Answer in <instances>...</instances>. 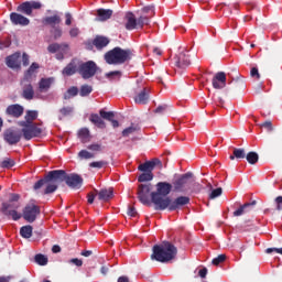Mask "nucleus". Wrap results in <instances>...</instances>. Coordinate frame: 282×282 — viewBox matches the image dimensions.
I'll list each match as a JSON object with an SVG mask.
<instances>
[{
  "label": "nucleus",
  "mask_w": 282,
  "mask_h": 282,
  "mask_svg": "<svg viewBox=\"0 0 282 282\" xmlns=\"http://www.w3.org/2000/svg\"><path fill=\"white\" fill-rule=\"evenodd\" d=\"M126 21V30H142L144 25H149V17H140L139 19L135 18L133 12H127L124 15Z\"/></svg>",
  "instance_id": "8"
},
{
  "label": "nucleus",
  "mask_w": 282,
  "mask_h": 282,
  "mask_svg": "<svg viewBox=\"0 0 282 282\" xmlns=\"http://www.w3.org/2000/svg\"><path fill=\"white\" fill-rule=\"evenodd\" d=\"M54 84V77L48 78H41L39 82V91L41 94H47L50 91V88Z\"/></svg>",
  "instance_id": "24"
},
{
  "label": "nucleus",
  "mask_w": 282,
  "mask_h": 282,
  "mask_svg": "<svg viewBox=\"0 0 282 282\" xmlns=\"http://www.w3.org/2000/svg\"><path fill=\"white\" fill-rule=\"evenodd\" d=\"M63 182H66L67 186L69 188H74L75 191H78V188L83 186V177L80 175L68 174L65 172V170H54L48 172L44 178L37 181L33 188L34 191H39V188L46 186L44 189V195H50L55 193V191L58 188V185L63 184Z\"/></svg>",
  "instance_id": "1"
},
{
  "label": "nucleus",
  "mask_w": 282,
  "mask_h": 282,
  "mask_svg": "<svg viewBox=\"0 0 282 282\" xmlns=\"http://www.w3.org/2000/svg\"><path fill=\"white\" fill-rule=\"evenodd\" d=\"M166 109H169L167 105L158 106L156 109H154V113L162 115L164 111H166Z\"/></svg>",
  "instance_id": "56"
},
{
  "label": "nucleus",
  "mask_w": 282,
  "mask_h": 282,
  "mask_svg": "<svg viewBox=\"0 0 282 282\" xmlns=\"http://www.w3.org/2000/svg\"><path fill=\"white\" fill-rule=\"evenodd\" d=\"M206 274H208V269L203 268L198 271V275L200 276V279H206Z\"/></svg>",
  "instance_id": "62"
},
{
  "label": "nucleus",
  "mask_w": 282,
  "mask_h": 282,
  "mask_svg": "<svg viewBox=\"0 0 282 282\" xmlns=\"http://www.w3.org/2000/svg\"><path fill=\"white\" fill-rule=\"evenodd\" d=\"M78 158H80L82 160H91V159L96 158V154H94L87 150H82L78 153Z\"/></svg>",
  "instance_id": "41"
},
{
  "label": "nucleus",
  "mask_w": 282,
  "mask_h": 282,
  "mask_svg": "<svg viewBox=\"0 0 282 282\" xmlns=\"http://www.w3.org/2000/svg\"><path fill=\"white\" fill-rule=\"evenodd\" d=\"M12 45V41L7 37L4 41H0V50H6V47H10Z\"/></svg>",
  "instance_id": "54"
},
{
  "label": "nucleus",
  "mask_w": 282,
  "mask_h": 282,
  "mask_svg": "<svg viewBox=\"0 0 282 282\" xmlns=\"http://www.w3.org/2000/svg\"><path fill=\"white\" fill-rule=\"evenodd\" d=\"M69 263H73L74 265H76L77 268H82L83 265V260L78 259V258H73L68 261Z\"/></svg>",
  "instance_id": "58"
},
{
  "label": "nucleus",
  "mask_w": 282,
  "mask_h": 282,
  "mask_svg": "<svg viewBox=\"0 0 282 282\" xmlns=\"http://www.w3.org/2000/svg\"><path fill=\"white\" fill-rule=\"evenodd\" d=\"M19 58H21V53H14V54L8 56L7 65L11 69H19V67H21V61H19Z\"/></svg>",
  "instance_id": "26"
},
{
  "label": "nucleus",
  "mask_w": 282,
  "mask_h": 282,
  "mask_svg": "<svg viewBox=\"0 0 282 282\" xmlns=\"http://www.w3.org/2000/svg\"><path fill=\"white\" fill-rule=\"evenodd\" d=\"M229 85H234L236 89H243V87H246V80H243V76L239 75L236 78H232L229 82Z\"/></svg>",
  "instance_id": "33"
},
{
  "label": "nucleus",
  "mask_w": 282,
  "mask_h": 282,
  "mask_svg": "<svg viewBox=\"0 0 282 282\" xmlns=\"http://www.w3.org/2000/svg\"><path fill=\"white\" fill-rule=\"evenodd\" d=\"M43 8V3L40 1H25L17 7V12L10 13V21L12 25H20L21 28H25L30 24V19L26 17H32L34 10H41ZM25 14V15H23Z\"/></svg>",
  "instance_id": "2"
},
{
  "label": "nucleus",
  "mask_w": 282,
  "mask_h": 282,
  "mask_svg": "<svg viewBox=\"0 0 282 282\" xmlns=\"http://www.w3.org/2000/svg\"><path fill=\"white\" fill-rule=\"evenodd\" d=\"M177 257V247L175 245L163 241L161 245H154L152 248L151 259L159 263H169Z\"/></svg>",
  "instance_id": "4"
},
{
  "label": "nucleus",
  "mask_w": 282,
  "mask_h": 282,
  "mask_svg": "<svg viewBox=\"0 0 282 282\" xmlns=\"http://www.w3.org/2000/svg\"><path fill=\"white\" fill-rule=\"evenodd\" d=\"M39 118V111L36 110H28L24 116V121H19V126H25V124H34V120Z\"/></svg>",
  "instance_id": "27"
},
{
  "label": "nucleus",
  "mask_w": 282,
  "mask_h": 282,
  "mask_svg": "<svg viewBox=\"0 0 282 282\" xmlns=\"http://www.w3.org/2000/svg\"><path fill=\"white\" fill-rule=\"evenodd\" d=\"M212 85L214 89H224L226 87V73L218 72L212 79Z\"/></svg>",
  "instance_id": "20"
},
{
  "label": "nucleus",
  "mask_w": 282,
  "mask_h": 282,
  "mask_svg": "<svg viewBox=\"0 0 282 282\" xmlns=\"http://www.w3.org/2000/svg\"><path fill=\"white\" fill-rule=\"evenodd\" d=\"M22 127L21 133L24 138V140H32L33 138H40L43 133V130L39 127H36V123H28Z\"/></svg>",
  "instance_id": "14"
},
{
  "label": "nucleus",
  "mask_w": 282,
  "mask_h": 282,
  "mask_svg": "<svg viewBox=\"0 0 282 282\" xmlns=\"http://www.w3.org/2000/svg\"><path fill=\"white\" fill-rule=\"evenodd\" d=\"M24 108L19 104H13L7 107L6 113L11 118H21L23 116Z\"/></svg>",
  "instance_id": "21"
},
{
  "label": "nucleus",
  "mask_w": 282,
  "mask_h": 282,
  "mask_svg": "<svg viewBox=\"0 0 282 282\" xmlns=\"http://www.w3.org/2000/svg\"><path fill=\"white\" fill-rule=\"evenodd\" d=\"M43 25H46L50 29V34L53 41H58V39H63V28L61 23H63V19L55 13L53 15H47L42 19Z\"/></svg>",
  "instance_id": "7"
},
{
  "label": "nucleus",
  "mask_w": 282,
  "mask_h": 282,
  "mask_svg": "<svg viewBox=\"0 0 282 282\" xmlns=\"http://www.w3.org/2000/svg\"><path fill=\"white\" fill-rule=\"evenodd\" d=\"M109 43H111L109 37L102 36V35H97L93 41V45L96 47V50H99V51L105 50V47H107Z\"/></svg>",
  "instance_id": "25"
},
{
  "label": "nucleus",
  "mask_w": 282,
  "mask_h": 282,
  "mask_svg": "<svg viewBox=\"0 0 282 282\" xmlns=\"http://www.w3.org/2000/svg\"><path fill=\"white\" fill-rule=\"evenodd\" d=\"M91 91H94V87L85 84L79 89V96H82V98H85V97L89 96V94H91Z\"/></svg>",
  "instance_id": "40"
},
{
  "label": "nucleus",
  "mask_w": 282,
  "mask_h": 282,
  "mask_svg": "<svg viewBox=\"0 0 282 282\" xmlns=\"http://www.w3.org/2000/svg\"><path fill=\"white\" fill-rule=\"evenodd\" d=\"M95 193H97L98 199L100 202H109V199H113V188H104L100 189L99 192L95 189Z\"/></svg>",
  "instance_id": "30"
},
{
  "label": "nucleus",
  "mask_w": 282,
  "mask_h": 282,
  "mask_svg": "<svg viewBox=\"0 0 282 282\" xmlns=\"http://www.w3.org/2000/svg\"><path fill=\"white\" fill-rule=\"evenodd\" d=\"M246 149H243V148H235L234 149V155H230L229 156V160H235V158H236V160H243V159H246Z\"/></svg>",
  "instance_id": "35"
},
{
  "label": "nucleus",
  "mask_w": 282,
  "mask_h": 282,
  "mask_svg": "<svg viewBox=\"0 0 282 282\" xmlns=\"http://www.w3.org/2000/svg\"><path fill=\"white\" fill-rule=\"evenodd\" d=\"M34 259L37 265H47V257H45L44 254L37 253L35 254Z\"/></svg>",
  "instance_id": "42"
},
{
  "label": "nucleus",
  "mask_w": 282,
  "mask_h": 282,
  "mask_svg": "<svg viewBox=\"0 0 282 282\" xmlns=\"http://www.w3.org/2000/svg\"><path fill=\"white\" fill-rule=\"evenodd\" d=\"M176 67L178 69H186L191 65V57L186 53H180L176 57Z\"/></svg>",
  "instance_id": "23"
},
{
  "label": "nucleus",
  "mask_w": 282,
  "mask_h": 282,
  "mask_svg": "<svg viewBox=\"0 0 282 282\" xmlns=\"http://www.w3.org/2000/svg\"><path fill=\"white\" fill-rule=\"evenodd\" d=\"M191 204V197L188 196H178L174 199L170 198V202L166 206V210L173 213L175 210H182L184 206H188Z\"/></svg>",
  "instance_id": "15"
},
{
  "label": "nucleus",
  "mask_w": 282,
  "mask_h": 282,
  "mask_svg": "<svg viewBox=\"0 0 282 282\" xmlns=\"http://www.w3.org/2000/svg\"><path fill=\"white\" fill-rule=\"evenodd\" d=\"M153 191V184H140L138 186L137 197L143 206H151L153 202L151 200V193Z\"/></svg>",
  "instance_id": "11"
},
{
  "label": "nucleus",
  "mask_w": 282,
  "mask_h": 282,
  "mask_svg": "<svg viewBox=\"0 0 282 282\" xmlns=\"http://www.w3.org/2000/svg\"><path fill=\"white\" fill-rule=\"evenodd\" d=\"M39 63H32L29 69L25 72L24 77L28 80H32L33 76L36 74V69H39Z\"/></svg>",
  "instance_id": "34"
},
{
  "label": "nucleus",
  "mask_w": 282,
  "mask_h": 282,
  "mask_svg": "<svg viewBox=\"0 0 282 282\" xmlns=\"http://www.w3.org/2000/svg\"><path fill=\"white\" fill-rule=\"evenodd\" d=\"M99 115L101 116V118H104V120L111 122L113 129H118V127H120V122L113 119L116 118V113H113V111H105V109H101L99 110Z\"/></svg>",
  "instance_id": "22"
},
{
  "label": "nucleus",
  "mask_w": 282,
  "mask_h": 282,
  "mask_svg": "<svg viewBox=\"0 0 282 282\" xmlns=\"http://www.w3.org/2000/svg\"><path fill=\"white\" fill-rule=\"evenodd\" d=\"M22 138L23 133L20 130L13 128H9L3 132V140L7 142V144H10V147L19 144Z\"/></svg>",
  "instance_id": "12"
},
{
  "label": "nucleus",
  "mask_w": 282,
  "mask_h": 282,
  "mask_svg": "<svg viewBox=\"0 0 282 282\" xmlns=\"http://www.w3.org/2000/svg\"><path fill=\"white\" fill-rule=\"evenodd\" d=\"M14 164H15L14 160L7 159V160L2 161L1 166H2V169H12V166H14Z\"/></svg>",
  "instance_id": "50"
},
{
  "label": "nucleus",
  "mask_w": 282,
  "mask_h": 282,
  "mask_svg": "<svg viewBox=\"0 0 282 282\" xmlns=\"http://www.w3.org/2000/svg\"><path fill=\"white\" fill-rule=\"evenodd\" d=\"M77 94H78V87L73 86L66 90V94H64V100H70V98H75Z\"/></svg>",
  "instance_id": "39"
},
{
  "label": "nucleus",
  "mask_w": 282,
  "mask_h": 282,
  "mask_svg": "<svg viewBox=\"0 0 282 282\" xmlns=\"http://www.w3.org/2000/svg\"><path fill=\"white\" fill-rule=\"evenodd\" d=\"M21 196H19V194H11V197L9 199L10 204H12L13 202H17L18 199H20Z\"/></svg>",
  "instance_id": "64"
},
{
  "label": "nucleus",
  "mask_w": 282,
  "mask_h": 282,
  "mask_svg": "<svg viewBox=\"0 0 282 282\" xmlns=\"http://www.w3.org/2000/svg\"><path fill=\"white\" fill-rule=\"evenodd\" d=\"M128 215H129V217H138V212L135 210V207L129 206L128 207Z\"/></svg>",
  "instance_id": "59"
},
{
  "label": "nucleus",
  "mask_w": 282,
  "mask_h": 282,
  "mask_svg": "<svg viewBox=\"0 0 282 282\" xmlns=\"http://www.w3.org/2000/svg\"><path fill=\"white\" fill-rule=\"evenodd\" d=\"M78 137L82 140L83 144H86V142H89V129L82 128L78 131Z\"/></svg>",
  "instance_id": "38"
},
{
  "label": "nucleus",
  "mask_w": 282,
  "mask_h": 282,
  "mask_svg": "<svg viewBox=\"0 0 282 282\" xmlns=\"http://www.w3.org/2000/svg\"><path fill=\"white\" fill-rule=\"evenodd\" d=\"M224 261H226V254H219L213 259L212 263L213 265H219V263H224Z\"/></svg>",
  "instance_id": "48"
},
{
  "label": "nucleus",
  "mask_w": 282,
  "mask_h": 282,
  "mask_svg": "<svg viewBox=\"0 0 282 282\" xmlns=\"http://www.w3.org/2000/svg\"><path fill=\"white\" fill-rule=\"evenodd\" d=\"M79 74V59L73 58L62 70L63 76H74Z\"/></svg>",
  "instance_id": "18"
},
{
  "label": "nucleus",
  "mask_w": 282,
  "mask_h": 282,
  "mask_svg": "<svg viewBox=\"0 0 282 282\" xmlns=\"http://www.w3.org/2000/svg\"><path fill=\"white\" fill-rule=\"evenodd\" d=\"M88 151H93L94 153H100L102 151V144L100 143H91L87 147Z\"/></svg>",
  "instance_id": "44"
},
{
  "label": "nucleus",
  "mask_w": 282,
  "mask_h": 282,
  "mask_svg": "<svg viewBox=\"0 0 282 282\" xmlns=\"http://www.w3.org/2000/svg\"><path fill=\"white\" fill-rule=\"evenodd\" d=\"M156 191L151 193V202L154 206V210H166L169 203L171 202V192L173 191V184L169 182H159Z\"/></svg>",
  "instance_id": "3"
},
{
  "label": "nucleus",
  "mask_w": 282,
  "mask_h": 282,
  "mask_svg": "<svg viewBox=\"0 0 282 282\" xmlns=\"http://www.w3.org/2000/svg\"><path fill=\"white\" fill-rule=\"evenodd\" d=\"M261 127H263L264 129H267L268 131H273L272 128V121H265L261 124Z\"/></svg>",
  "instance_id": "61"
},
{
  "label": "nucleus",
  "mask_w": 282,
  "mask_h": 282,
  "mask_svg": "<svg viewBox=\"0 0 282 282\" xmlns=\"http://www.w3.org/2000/svg\"><path fill=\"white\" fill-rule=\"evenodd\" d=\"M73 22H74V17L72 15V13L66 12L65 13V25L69 26V25H72Z\"/></svg>",
  "instance_id": "55"
},
{
  "label": "nucleus",
  "mask_w": 282,
  "mask_h": 282,
  "mask_svg": "<svg viewBox=\"0 0 282 282\" xmlns=\"http://www.w3.org/2000/svg\"><path fill=\"white\" fill-rule=\"evenodd\" d=\"M246 160L248 162V164H257V162H259V154L257 152H249L246 154Z\"/></svg>",
  "instance_id": "37"
},
{
  "label": "nucleus",
  "mask_w": 282,
  "mask_h": 282,
  "mask_svg": "<svg viewBox=\"0 0 282 282\" xmlns=\"http://www.w3.org/2000/svg\"><path fill=\"white\" fill-rule=\"evenodd\" d=\"M155 166H158L160 170L163 169L162 161L158 158L141 163L138 166V171H141L142 174L139 175L138 182L142 183L153 181V171L155 170Z\"/></svg>",
  "instance_id": "6"
},
{
  "label": "nucleus",
  "mask_w": 282,
  "mask_h": 282,
  "mask_svg": "<svg viewBox=\"0 0 282 282\" xmlns=\"http://www.w3.org/2000/svg\"><path fill=\"white\" fill-rule=\"evenodd\" d=\"M89 120L95 127L98 129H107V123L105 122V118L100 116V113H91Z\"/></svg>",
  "instance_id": "28"
},
{
  "label": "nucleus",
  "mask_w": 282,
  "mask_h": 282,
  "mask_svg": "<svg viewBox=\"0 0 282 282\" xmlns=\"http://www.w3.org/2000/svg\"><path fill=\"white\" fill-rule=\"evenodd\" d=\"M274 204H275V209L276 210H282V196H278L275 199H274Z\"/></svg>",
  "instance_id": "57"
},
{
  "label": "nucleus",
  "mask_w": 282,
  "mask_h": 282,
  "mask_svg": "<svg viewBox=\"0 0 282 282\" xmlns=\"http://www.w3.org/2000/svg\"><path fill=\"white\" fill-rule=\"evenodd\" d=\"M10 208H19V204L12 205V204L4 203L2 205V213H4L7 217H12L13 221H19V219H21V214H18L17 210L14 209L11 210Z\"/></svg>",
  "instance_id": "19"
},
{
  "label": "nucleus",
  "mask_w": 282,
  "mask_h": 282,
  "mask_svg": "<svg viewBox=\"0 0 282 282\" xmlns=\"http://www.w3.org/2000/svg\"><path fill=\"white\" fill-rule=\"evenodd\" d=\"M39 215H41V207H39V205L31 204L24 207L22 217L29 224H34Z\"/></svg>",
  "instance_id": "16"
},
{
  "label": "nucleus",
  "mask_w": 282,
  "mask_h": 282,
  "mask_svg": "<svg viewBox=\"0 0 282 282\" xmlns=\"http://www.w3.org/2000/svg\"><path fill=\"white\" fill-rule=\"evenodd\" d=\"M122 76V73L120 70H112L109 73H106V78L109 80H113V78H120Z\"/></svg>",
  "instance_id": "46"
},
{
  "label": "nucleus",
  "mask_w": 282,
  "mask_h": 282,
  "mask_svg": "<svg viewBox=\"0 0 282 282\" xmlns=\"http://www.w3.org/2000/svg\"><path fill=\"white\" fill-rule=\"evenodd\" d=\"M32 230L33 228L31 225L23 226L20 229V235L23 239H30L32 237Z\"/></svg>",
  "instance_id": "36"
},
{
  "label": "nucleus",
  "mask_w": 282,
  "mask_h": 282,
  "mask_svg": "<svg viewBox=\"0 0 282 282\" xmlns=\"http://www.w3.org/2000/svg\"><path fill=\"white\" fill-rule=\"evenodd\" d=\"M223 192L224 191L221 189V187H217L216 189L212 191V193L209 194V199H216V197H220Z\"/></svg>",
  "instance_id": "49"
},
{
  "label": "nucleus",
  "mask_w": 282,
  "mask_h": 282,
  "mask_svg": "<svg viewBox=\"0 0 282 282\" xmlns=\"http://www.w3.org/2000/svg\"><path fill=\"white\" fill-rule=\"evenodd\" d=\"M94 199H96V194H94V193H88V195H87V202H88V204H94Z\"/></svg>",
  "instance_id": "63"
},
{
  "label": "nucleus",
  "mask_w": 282,
  "mask_h": 282,
  "mask_svg": "<svg viewBox=\"0 0 282 282\" xmlns=\"http://www.w3.org/2000/svg\"><path fill=\"white\" fill-rule=\"evenodd\" d=\"M131 133H135V128H134V127L126 128V129L122 131L123 138H129V137L131 135Z\"/></svg>",
  "instance_id": "53"
},
{
  "label": "nucleus",
  "mask_w": 282,
  "mask_h": 282,
  "mask_svg": "<svg viewBox=\"0 0 282 282\" xmlns=\"http://www.w3.org/2000/svg\"><path fill=\"white\" fill-rule=\"evenodd\" d=\"M69 50V44L67 43H52L47 46V52L50 54H56V52H67Z\"/></svg>",
  "instance_id": "29"
},
{
  "label": "nucleus",
  "mask_w": 282,
  "mask_h": 282,
  "mask_svg": "<svg viewBox=\"0 0 282 282\" xmlns=\"http://www.w3.org/2000/svg\"><path fill=\"white\" fill-rule=\"evenodd\" d=\"M21 87H22V98H24V100H33L34 86H32V79L23 78L21 80Z\"/></svg>",
  "instance_id": "17"
},
{
  "label": "nucleus",
  "mask_w": 282,
  "mask_h": 282,
  "mask_svg": "<svg viewBox=\"0 0 282 282\" xmlns=\"http://www.w3.org/2000/svg\"><path fill=\"white\" fill-rule=\"evenodd\" d=\"M22 63H23L24 67H28V65H30V56L25 53H23V55H22Z\"/></svg>",
  "instance_id": "60"
},
{
  "label": "nucleus",
  "mask_w": 282,
  "mask_h": 282,
  "mask_svg": "<svg viewBox=\"0 0 282 282\" xmlns=\"http://www.w3.org/2000/svg\"><path fill=\"white\" fill-rule=\"evenodd\" d=\"M109 162L107 161H94L89 163L90 169H105Z\"/></svg>",
  "instance_id": "43"
},
{
  "label": "nucleus",
  "mask_w": 282,
  "mask_h": 282,
  "mask_svg": "<svg viewBox=\"0 0 282 282\" xmlns=\"http://www.w3.org/2000/svg\"><path fill=\"white\" fill-rule=\"evenodd\" d=\"M142 12H144L145 14H150V17H154L155 8L153 6H148L142 9Z\"/></svg>",
  "instance_id": "52"
},
{
  "label": "nucleus",
  "mask_w": 282,
  "mask_h": 282,
  "mask_svg": "<svg viewBox=\"0 0 282 282\" xmlns=\"http://www.w3.org/2000/svg\"><path fill=\"white\" fill-rule=\"evenodd\" d=\"M252 206H257V200L241 205L237 210L234 212V217H241V215L245 213H250V208H252Z\"/></svg>",
  "instance_id": "31"
},
{
  "label": "nucleus",
  "mask_w": 282,
  "mask_h": 282,
  "mask_svg": "<svg viewBox=\"0 0 282 282\" xmlns=\"http://www.w3.org/2000/svg\"><path fill=\"white\" fill-rule=\"evenodd\" d=\"M250 76H251V78H254L256 80H260L261 74H259V68L252 67L250 70Z\"/></svg>",
  "instance_id": "51"
},
{
  "label": "nucleus",
  "mask_w": 282,
  "mask_h": 282,
  "mask_svg": "<svg viewBox=\"0 0 282 282\" xmlns=\"http://www.w3.org/2000/svg\"><path fill=\"white\" fill-rule=\"evenodd\" d=\"M73 111H74V108H72V107H63L62 109H59V113H61L62 118L72 116Z\"/></svg>",
  "instance_id": "47"
},
{
  "label": "nucleus",
  "mask_w": 282,
  "mask_h": 282,
  "mask_svg": "<svg viewBox=\"0 0 282 282\" xmlns=\"http://www.w3.org/2000/svg\"><path fill=\"white\" fill-rule=\"evenodd\" d=\"M113 17V10L111 9H98L97 21H109Z\"/></svg>",
  "instance_id": "32"
},
{
  "label": "nucleus",
  "mask_w": 282,
  "mask_h": 282,
  "mask_svg": "<svg viewBox=\"0 0 282 282\" xmlns=\"http://www.w3.org/2000/svg\"><path fill=\"white\" fill-rule=\"evenodd\" d=\"M70 39H76L80 35V29L78 26H72L68 31Z\"/></svg>",
  "instance_id": "45"
},
{
  "label": "nucleus",
  "mask_w": 282,
  "mask_h": 282,
  "mask_svg": "<svg viewBox=\"0 0 282 282\" xmlns=\"http://www.w3.org/2000/svg\"><path fill=\"white\" fill-rule=\"evenodd\" d=\"M104 58L108 65H124L133 58V52L127 48L123 50L120 46H117L105 53Z\"/></svg>",
  "instance_id": "5"
},
{
  "label": "nucleus",
  "mask_w": 282,
  "mask_h": 282,
  "mask_svg": "<svg viewBox=\"0 0 282 282\" xmlns=\"http://www.w3.org/2000/svg\"><path fill=\"white\" fill-rule=\"evenodd\" d=\"M98 72V64L94 61L83 62L79 59V76L84 78V80H89V78H94Z\"/></svg>",
  "instance_id": "9"
},
{
  "label": "nucleus",
  "mask_w": 282,
  "mask_h": 282,
  "mask_svg": "<svg viewBox=\"0 0 282 282\" xmlns=\"http://www.w3.org/2000/svg\"><path fill=\"white\" fill-rule=\"evenodd\" d=\"M132 98L135 105H149V100H151V88L144 86L134 87Z\"/></svg>",
  "instance_id": "10"
},
{
  "label": "nucleus",
  "mask_w": 282,
  "mask_h": 282,
  "mask_svg": "<svg viewBox=\"0 0 282 282\" xmlns=\"http://www.w3.org/2000/svg\"><path fill=\"white\" fill-rule=\"evenodd\" d=\"M193 177V173L187 172L183 175H181L178 178H176L173 184L172 188H174L175 193H186L188 191V180Z\"/></svg>",
  "instance_id": "13"
}]
</instances>
